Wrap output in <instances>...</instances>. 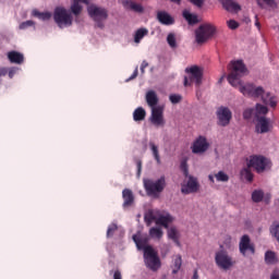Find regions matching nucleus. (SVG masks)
Masks as SVG:
<instances>
[{"instance_id": "nucleus-1", "label": "nucleus", "mask_w": 279, "mask_h": 279, "mask_svg": "<svg viewBox=\"0 0 279 279\" xmlns=\"http://www.w3.org/2000/svg\"><path fill=\"white\" fill-rule=\"evenodd\" d=\"M247 75V68L242 60L231 61V72L228 75V82L234 88L239 86L240 93L244 95V97H253L254 99H258V97H265L267 93H265V88L263 86H256L254 83L243 84L241 82V77Z\"/></svg>"}, {"instance_id": "nucleus-2", "label": "nucleus", "mask_w": 279, "mask_h": 279, "mask_svg": "<svg viewBox=\"0 0 279 279\" xmlns=\"http://www.w3.org/2000/svg\"><path fill=\"white\" fill-rule=\"evenodd\" d=\"M144 221L147 226H151L154 221L156 226H162L163 228H169V223H172L173 216L169 213L160 214V211L156 209H148L144 215Z\"/></svg>"}, {"instance_id": "nucleus-3", "label": "nucleus", "mask_w": 279, "mask_h": 279, "mask_svg": "<svg viewBox=\"0 0 279 279\" xmlns=\"http://www.w3.org/2000/svg\"><path fill=\"white\" fill-rule=\"evenodd\" d=\"M143 183L146 195H148V197H153L154 199H158V197H160V193H162L167 186L165 177H160L157 180L144 179Z\"/></svg>"}, {"instance_id": "nucleus-4", "label": "nucleus", "mask_w": 279, "mask_h": 279, "mask_svg": "<svg viewBox=\"0 0 279 279\" xmlns=\"http://www.w3.org/2000/svg\"><path fill=\"white\" fill-rule=\"evenodd\" d=\"M87 14L94 21L95 27L104 29L106 27V21H108V9L90 4L87 7Z\"/></svg>"}, {"instance_id": "nucleus-5", "label": "nucleus", "mask_w": 279, "mask_h": 279, "mask_svg": "<svg viewBox=\"0 0 279 279\" xmlns=\"http://www.w3.org/2000/svg\"><path fill=\"white\" fill-rule=\"evenodd\" d=\"M186 76H184L183 85L191 86L195 84L197 88L202 86V82H204V70L197 65H192L185 69Z\"/></svg>"}, {"instance_id": "nucleus-6", "label": "nucleus", "mask_w": 279, "mask_h": 279, "mask_svg": "<svg viewBox=\"0 0 279 279\" xmlns=\"http://www.w3.org/2000/svg\"><path fill=\"white\" fill-rule=\"evenodd\" d=\"M247 167L254 169L256 173H265V171L271 169L272 163L271 159L263 155H252L248 158Z\"/></svg>"}, {"instance_id": "nucleus-7", "label": "nucleus", "mask_w": 279, "mask_h": 279, "mask_svg": "<svg viewBox=\"0 0 279 279\" xmlns=\"http://www.w3.org/2000/svg\"><path fill=\"white\" fill-rule=\"evenodd\" d=\"M217 28L210 23L201 24L198 28L195 29V43L197 45H204L208 43L210 38L215 36Z\"/></svg>"}, {"instance_id": "nucleus-8", "label": "nucleus", "mask_w": 279, "mask_h": 279, "mask_svg": "<svg viewBox=\"0 0 279 279\" xmlns=\"http://www.w3.org/2000/svg\"><path fill=\"white\" fill-rule=\"evenodd\" d=\"M53 19L60 29L71 27V25H73V14H71V12L64 7H57L54 9Z\"/></svg>"}, {"instance_id": "nucleus-9", "label": "nucleus", "mask_w": 279, "mask_h": 279, "mask_svg": "<svg viewBox=\"0 0 279 279\" xmlns=\"http://www.w3.org/2000/svg\"><path fill=\"white\" fill-rule=\"evenodd\" d=\"M215 263L219 269L228 270L234 265L232 257L228 255V251L223 250V245H220V250L215 254Z\"/></svg>"}, {"instance_id": "nucleus-10", "label": "nucleus", "mask_w": 279, "mask_h": 279, "mask_svg": "<svg viewBox=\"0 0 279 279\" xmlns=\"http://www.w3.org/2000/svg\"><path fill=\"white\" fill-rule=\"evenodd\" d=\"M144 262L146 267L151 271H158L160 269V257L153 247L145 248Z\"/></svg>"}, {"instance_id": "nucleus-11", "label": "nucleus", "mask_w": 279, "mask_h": 279, "mask_svg": "<svg viewBox=\"0 0 279 279\" xmlns=\"http://www.w3.org/2000/svg\"><path fill=\"white\" fill-rule=\"evenodd\" d=\"M217 124L220 128H228L232 121V111L228 107H220L216 111Z\"/></svg>"}, {"instance_id": "nucleus-12", "label": "nucleus", "mask_w": 279, "mask_h": 279, "mask_svg": "<svg viewBox=\"0 0 279 279\" xmlns=\"http://www.w3.org/2000/svg\"><path fill=\"white\" fill-rule=\"evenodd\" d=\"M149 121L155 128H165L167 121L165 120V113L162 107L158 106L156 109H150Z\"/></svg>"}, {"instance_id": "nucleus-13", "label": "nucleus", "mask_w": 279, "mask_h": 279, "mask_svg": "<svg viewBox=\"0 0 279 279\" xmlns=\"http://www.w3.org/2000/svg\"><path fill=\"white\" fill-rule=\"evenodd\" d=\"M271 120L264 116H257L255 132L257 134H267V132H271Z\"/></svg>"}, {"instance_id": "nucleus-14", "label": "nucleus", "mask_w": 279, "mask_h": 279, "mask_svg": "<svg viewBox=\"0 0 279 279\" xmlns=\"http://www.w3.org/2000/svg\"><path fill=\"white\" fill-rule=\"evenodd\" d=\"M209 147L210 144L208 143V140L201 135L193 142L192 154H206Z\"/></svg>"}, {"instance_id": "nucleus-15", "label": "nucleus", "mask_w": 279, "mask_h": 279, "mask_svg": "<svg viewBox=\"0 0 279 279\" xmlns=\"http://www.w3.org/2000/svg\"><path fill=\"white\" fill-rule=\"evenodd\" d=\"M189 180L186 184H183L181 187V192L184 195H190V193H197L199 191V182H197V178L193 175L187 177Z\"/></svg>"}, {"instance_id": "nucleus-16", "label": "nucleus", "mask_w": 279, "mask_h": 279, "mask_svg": "<svg viewBox=\"0 0 279 279\" xmlns=\"http://www.w3.org/2000/svg\"><path fill=\"white\" fill-rule=\"evenodd\" d=\"M239 250H240V254L242 256H245L247 254V252H250V254H254L255 248L252 244V241L250 240V235H243L240 240V244H239Z\"/></svg>"}, {"instance_id": "nucleus-17", "label": "nucleus", "mask_w": 279, "mask_h": 279, "mask_svg": "<svg viewBox=\"0 0 279 279\" xmlns=\"http://www.w3.org/2000/svg\"><path fill=\"white\" fill-rule=\"evenodd\" d=\"M133 241L137 247V250H143L144 254H145V250L151 247L149 245H147V243H149V236H147V234H143L141 232H137L136 234L133 235Z\"/></svg>"}, {"instance_id": "nucleus-18", "label": "nucleus", "mask_w": 279, "mask_h": 279, "mask_svg": "<svg viewBox=\"0 0 279 279\" xmlns=\"http://www.w3.org/2000/svg\"><path fill=\"white\" fill-rule=\"evenodd\" d=\"M121 4L124 10H130L131 12H136L137 14H143L145 12V8L133 0H121Z\"/></svg>"}, {"instance_id": "nucleus-19", "label": "nucleus", "mask_w": 279, "mask_h": 279, "mask_svg": "<svg viewBox=\"0 0 279 279\" xmlns=\"http://www.w3.org/2000/svg\"><path fill=\"white\" fill-rule=\"evenodd\" d=\"M7 58L11 64H23L25 62V56L16 50L9 51Z\"/></svg>"}, {"instance_id": "nucleus-20", "label": "nucleus", "mask_w": 279, "mask_h": 279, "mask_svg": "<svg viewBox=\"0 0 279 279\" xmlns=\"http://www.w3.org/2000/svg\"><path fill=\"white\" fill-rule=\"evenodd\" d=\"M145 99H146L147 106L150 107V110L158 108L157 106H158L159 98H158V94H156L155 90H151V89L148 90L146 93Z\"/></svg>"}, {"instance_id": "nucleus-21", "label": "nucleus", "mask_w": 279, "mask_h": 279, "mask_svg": "<svg viewBox=\"0 0 279 279\" xmlns=\"http://www.w3.org/2000/svg\"><path fill=\"white\" fill-rule=\"evenodd\" d=\"M82 3H85V5H88V0H72L70 10L74 16H80L82 14V10H84V7L82 5Z\"/></svg>"}, {"instance_id": "nucleus-22", "label": "nucleus", "mask_w": 279, "mask_h": 279, "mask_svg": "<svg viewBox=\"0 0 279 279\" xmlns=\"http://www.w3.org/2000/svg\"><path fill=\"white\" fill-rule=\"evenodd\" d=\"M227 12H241V4L236 3L234 0H219Z\"/></svg>"}, {"instance_id": "nucleus-23", "label": "nucleus", "mask_w": 279, "mask_h": 279, "mask_svg": "<svg viewBox=\"0 0 279 279\" xmlns=\"http://www.w3.org/2000/svg\"><path fill=\"white\" fill-rule=\"evenodd\" d=\"M157 21H159L161 25H173V23H175L173 16L166 11H159L157 13Z\"/></svg>"}, {"instance_id": "nucleus-24", "label": "nucleus", "mask_w": 279, "mask_h": 279, "mask_svg": "<svg viewBox=\"0 0 279 279\" xmlns=\"http://www.w3.org/2000/svg\"><path fill=\"white\" fill-rule=\"evenodd\" d=\"M122 197L124 199L123 207L128 208L131 204H134V193H132V190L125 189L122 191Z\"/></svg>"}, {"instance_id": "nucleus-25", "label": "nucleus", "mask_w": 279, "mask_h": 279, "mask_svg": "<svg viewBox=\"0 0 279 279\" xmlns=\"http://www.w3.org/2000/svg\"><path fill=\"white\" fill-rule=\"evenodd\" d=\"M168 239L173 241L178 247H180V231L175 227H170L168 229Z\"/></svg>"}, {"instance_id": "nucleus-26", "label": "nucleus", "mask_w": 279, "mask_h": 279, "mask_svg": "<svg viewBox=\"0 0 279 279\" xmlns=\"http://www.w3.org/2000/svg\"><path fill=\"white\" fill-rule=\"evenodd\" d=\"M146 117H147V111H145V109L143 107H137L133 111V121H135L136 123H138L141 121H145Z\"/></svg>"}, {"instance_id": "nucleus-27", "label": "nucleus", "mask_w": 279, "mask_h": 279, "mask_svg": "<svg viewBox=\"0 0 279 279\" xmlns=\"http://www.w3.org/2000/svg\"><path fill=\"white\" fill-rule=\"evenodd\" d=\"M149 34V29L147 28H138L134 34V43L136 45H141V40L145 38Z\"/></svg>"}, {"instance_id": "nucleus-28", "label": "nucleus", "mask_w": 279, "mask_h": 279, "mask_svg": "<svg viewBox=\"0 0 279 279\" xmlns=\"http://www.w3.org/2000/svg\"><path fill=\"white\" fill-rule=\"evenodd\" d=\"M266 265H276L278 263V255L274 251H267L265 253Z\"/></svg>"}, {"instance_id": "nucleus-29", "label": "nucleus", "mask_w": 279, "mask_h": 279, "mask_svg": "<svg viewBox=\"0 0 279 279\" xmlns=\"http://www.w3.org/2000/svg\"><path fill=\"white\" fill-rule=\"evenodd\" d=\"M165 232H162V228L160 227H153L149 229V236L150 239H156L157 241H160L162 239Z\"/></svg>"}, {"instance_id": "nucleus-30", "label": "nucleus", "mask_w": 279, "mask_h": 279, "mask_svg": "<svg viewBox=\"0 0 279 279\" xmlns=\"http://www.w3.org/2000/svg\"><path fill=\"white\" fill-rule=\"evenodd\" d=\"M32 16L39 19V21H49L51 19V12H40L37 9L32 11Z\"/></svg>"}, {"instance_id": "nucleus-31", "label": "nucleus", "mask_w": 279, "mask_h": 279, "mask_svg": "<svg viewBox=\"0 0 279 279\" xmlns=\"http://www.w3.org/2000/svg\"><path fill=\"white\" fill-rule=\"evenodd\" d=\"M150 151L153 154V158L156 160L157 165H161L160 160V151L158 150V145H156L154 142H149Z\"/></svg>"}, {"instance_id": "nucleus-32", "label": "nucleus", "mask_w": 279, "mask_h": 279, "mask_svg": "<svg viewBox=\"0 0 279 279\" xmlns=\"http://www.w3.org/2000/svg\"><path fill=\"white\" fill-rule=\"evenodd\" d=\"M262 100L264 101L265 106H270V108H276L277 106V101H276V98H274L271 96V94L269 93H266L263 97H262Z\"/></svg>"}, {"instance_id": "nucleus-33", "label": "nucleus", "mask_w": 279, "mask_h": 279, "mask_svg": "<svg viewBox=\"0 0 279 279\" xmlns=\"http://www.w3.org/2000/svg\"><path fill=\"white\" fill-rule=\"evenodd\" d=\"M248 166L246 168H243L240 171V175L242 180H246V182H252L254 180V174L252 173V170H250Z\"/></svg>"}, {"instance_id": "nucleus-34", "label": "nucleus", "mask_w": 279, "mask_h": 279, "mask_svg": "<svg viewBox=\"0 0 279 279\" xmlns=\"http://www.w3.org/2000/svg\"><path fill=\"white\" fill-rule=\"evenodd\" d=\"M182 268V256L175 255L172 262V274H178Z\"/></svg>"}, {"instance_id": "nucleus-35", "label": "nucleus", "mask_w": 279, "mask_h": 279, "mask_svg": "<svg viewBox=\"0 0 279 279\" xmlns=\"http://www.w3.org/2000/svg\"><path fill=\"white\" fill-rule=\"evenodd\" d=\"M265 197V192L263 190H254L252 193V201L255 204H260Z\"/></svg>"}, {"instance_id": "nucleus-36", "label": "nucleus", "mask_w": 279, "mask_h": 279, "mask_svg": "<svg viewBox=\"0 0 279 279\" xmlns=\"http://www.w3.org/2000/svg\"><path fill=\"white\" fill-rule=\"evenodd\" d=\"M183 19H185V21H187L189 25H195L198 23L197 15L192 14L191 12H189L186 10L183 11Z\"/></svg>"}, {"instance_id": "nucleus-37", "label": "nucleus", "mask_w": 279, "mask_h": 279, "mask_svg": "<svg viewBox=\"0 0 279 279\" xmlns=\"http://www.w3.org/2000/svg\"><path fill=\"white\" fill-rule=\"evenodd\" d=\"M269 233L279 243V222H272V225L269 228Z\"/></svg>"}, {"instance_id": "nucleus-38", "label": "nucleus", "mask_w": 279, "mask_h": 279, "mask_svg": "<svg viewBox=\"0 0 279 279\" xmlns=\"http://www.w3.org/2000/svg\"><path fill=\"white\" fill-rule=\"evenodd\" d=\"M167 43L171 49H177L178 48V40L175 39V34L170 33L167 36Z\"/></svg>"}, {"instance_id": "nucleus-39", "label": "nucleus", "mask_w": 279, "mask_h": 279, "mask_svg": "<svg viewBox=\"0 0 279 279\" xmlns=\"http://www.w3.org/2000/svg\"><path fill=\"white\" fill-rule=\"evenodd\" d=\"M215 178L217 182H230V175H228V173L223 172L222 170L218 171L215 174Z\"/></svg>"}, {"instance_id": "nucleus-40", "label": "nucleus", "mask_w": 279, "mask_h": 279, "mask_svg": "<svg viewBox=\"0 0 279 279\" xmlns=\"http://www.w3.org/2000/svg\"><path fill=\"white\" fill-rule=\"evenodd\" d=\"M29 27H34V29H36V22L32 21V20H28V21L22 22L19 25V29H22V31L29 29Z\"/></svg>"}, {"instance_id": "nucleus-41", "label": "nucleus", "mask_w": 279, "mask_h": 279, "mask_svg": "<svg viewBox=\"0 0 279 279\" xmlns=\"http://www.w3.org/2000/svg\"><path fill=\"white\" fill-rule=\"evenodd\" d=\"M255 112L256 117H260V114H267V112H269V109L267 108V106L257 104L255 107Z\"/></svg>"}, {"instance_id": "nucleus-42", "label": "nucleus", "mask_w": 279, "mask_h": 279, "mask_svg": "<svg viewBox=\"0 0 279 279\" xmlns=\"http://www.w3.org/2000/svg\"><path fill=\"white\" fill-rule=\"evenodd\" d=\"M117 230H119V226H117V223L113 222L109 225L107 229V239L114 236V232H117Z\"/></svg>"}, {"instance_id": "nucleus-43", "label": "nucleus", "mask_w": 279, "mask_h": 279, "mask_svg": "<svg viewBox=\"0 0 279 279\" xmlns=\"http://www.w3.org/2000/svg\"><path fill=\"white\" fill-rule=\"evenodd\" d=\"M171 104H180L182 101V96L180 94H172L169 96Z\"/></svg>"}, {"instance_id": "nucleus-44", "label": "nucleus", "mask_w": 279, "mask_h": 279, "mask_svg": "<svg viewBox=\"0 0 279 279\" xmlns=\"http://www.w3.org/2000/svg\"><path fill=\"white\" fill-rule=\"evenodd\" d=\"M180 169L181 171H183V175H185V178H189V163H186V160L181 161Z\"/></svg>"}, {"instance_id": "nucleus-45", "label": "nucleus", "mask_w": 279, "mask_h": 279, "mask_svg": "<svg viewBox=\"0 0 279 279\" xmlns=\"http://www.w3.org/2000/svg\"><path fill=\"white\" fill-rule=\"evenodd\" d=\"M253 114H254L253 108L245 109L243 112V119H245L247 121V120L252 119Z\"/></svg>"}, {"instance_id": "nucleus-46", "label": "nucleus", "mask_w": 279, "mask_h": 279, "mask_svg": "<svg viewBox=\"0 0 279 279\" xmlns=\"http://www.w3.org/2000/svg\"><path fill=\"white\" fill-rule=\"evenodd\" d=\"M259 8H264L265 5H274V0H256Z\"/></svg>"}, {"instance_id": "nucleus-47", "label": "nucleus", "mask_w": 279, "mask_h": 279, "mask_svg": "<svg viewBox=\"0 0 279 279\" xmlns=\"http://www.w3.org/2000/svg\"><path fill=\"white\" fill-rule=\"evenodd\" d=\"M19 71H20V69L17 66L9 68L8 76L10 77V80H12V77H14V75H16V73H19Z\"/></svg>"}, {"instance_id": "nucleus-48", "label": "nucleus", "mask_w": 279, "mask_h": 279, "mask_svg": "<svg viewBox=\"0 0 279 279\" xmlns=\"http://www.w3.org/2000/svg\"><path fill=\"white\" fill-rule=\"evenodd\" d=\"M227 25H228L229 29H236L239 27V23L234 20H229L227 22Z\"/></svg>"}, {"instance_id": "nucleus-49", "label": "nucleus", "mask_w": 279, "mask_h": 279, "mask_svg": "<svg viewBox=\"0 0 279 279\" xmlns=\"http://www.w3.org/2000/svg\"><path fill=\"white\" fill-rule=\"evenodd\" d=\"M136 77H138V66L135 68L133 74L125 80V82H132V80H136Z\"/></svg>"}, {"instance_id": "nucleus-50", "label": "nucleus", "mask_w": 279, "mask_h": 279, "mask_svg": "<svg viewBox=\"0 0 279 279\" xmlns=\"http://www.w3.org/2000/svg\"><path fill=\"white\" fill-rule=\"evenodd\" d=\"M149 66V63L147 61H143L141 64V73L142 75H145V69H147Z\"/></svg>"}, {"instance_id": "nucleus-51", "label": "nucleus", "mask_w": 279, "mask_h": 279, "mask_svg": "<svg viewBox=\"0 0 279 279\" xmlns=\"http://www.w3.org/2000/svg\"><path fill=\"white\" fill-rule=\"evenodd\" d=\"M193 3V5H196L197 8H202L204 5V0H189Z\"/></svg>"}, {"instance_id": "nucleus-52", "label": "nucleus", "mask_w": 279, "mask_h": 279, "mask_svg": "<svg viewBox=\"0 0 279 279\" xmlns=\"http://www.w3.org/2000/svg\"><path fill=\"white\" fill-rule=\"evenodd\" d=\"M9 68L0 66V77H5L8 75Z\"/></svg>"}, {"instance_id": "nucleus-53", "label": "nucleus", "mask_w": 279, "mask_h": 279, "mask_svg": "<svg viewBox=\"0 0 279 279\" xmlns=\"http://www.w3.org/2000/svg\"><path fill=\"white\" fill-rule=\"evenodd\" d=\"M136 166H137V175H141V171L143 169V162L141 160H137Z\"/></svg>"}, {"instance_id": "nucleus-54", "label": "nucleus", "mask_w": 279, "mask_h": 279, "mask_svg": "<svg viewBox=\"0 0 279 279\" xmlns=\"http://www.w3.org/2000/svg\"><path fill=\"white\" fill-rule=\"evenodd\" d=\"M225 244H226L227 247H229V250H230V247H232V238L228 236V238L226 239V241H225Z\"/></svg>"}, {"instance_id": "nucleus-55", "label": "nucleus", "mask_w": 279, "mask_h": 279, "mask_svg": "<svg viewBox=\"0 0 279 279\" xmlns=\"http://www.w3.org/2000/svg\"><path fill=\"white\" fill-rule=\"evenodd\" d=\"M270 279H279V269H276L272 275L270 276Z\"/></svg>"}, {"instance_id": "nucleus-56", "label": "nucleus", "mask_w": 279, "mask_h": 279, "mask_svg": "<svg viewBox=\"0 0 279 279\" xmlns=\"http://www.w3.org/2000/svg\"><path fill=\"white\" fill-rule=\"evenodd\" d=\"M113 279H122L121 271H119V270L114 271Z\"/></svg>"}, {"instance_id": "nucleus-57", "label": "nucleus", "mask_w": 279, "mask_h": 279, "mask_svg": "<svg viewBox=\"0 0 279 279\" xmlns=\"http://www.w3.org/2000/svg\"><path fill=\"white\" fill-rule=\"evenodd\" d=\"M255 26L257 27V29H260V22H258V15H255Z\"/></svg>"}, {"instance_id": "nucleus-58", "label": "nucleus", "mask_w": 279, "mask_h": 279, "mask_svg": "<svg viewBox=\"0 0 279 279\" xmlns=\"http://www.w3.org/2000/svg\"><path fill=\"white\" fill-rule=\"evenodd\" d=\"M208 180H209V182H211V184H215V175L209 174Z\"/></svg>"}, {"instance_id": "nucleus-59", "label": "nucleus", "mask_w": 279, "mask_h": 279, "mask_svg": "<svg viewBox=\"0 0 279 279\" xmlns=\"http://www.w3.org/2000/svg\"><path fill=\"white\" fill-rule=\"evenodd\" d=\"M172 3H180L182 0H170Z\"/></svg>"}, {"instance_id": "nucleus-60", "label": "nucleus", "mask_w": 279, "mask_h": 279, "mask_svg": "<svg viewBox=\"0 0 279 279\" xmlns=\"http://www.w3.org/2000/svg\"><path fill=\"white\" fill-rule=\"evenodd\" d=\"M194 279H197V272L194 274Z\"/></svg>"}, {"instance_id": "nucleus-61", "label": "nucleus", "mask_w": 279, "mask_h": 279, "mask_svg": "<svg viewBox=\"0 0 279 279\" xmlns=\"http://www.w3.org/2000/svg\"><path fill=\"white\" fill-rule=\"evenodd\" d=\"M222 80H223V77H221V78L219 80V82H222Z\"/></svg>"}]
</instances>
